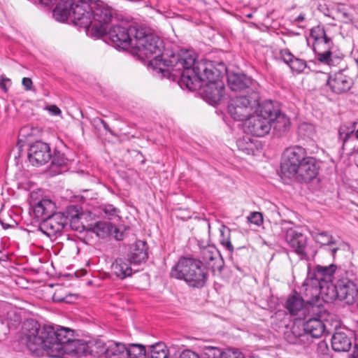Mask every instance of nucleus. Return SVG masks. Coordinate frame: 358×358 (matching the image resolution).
Masks as SVG:
<instances>
[{"instance_id":"1","label":"nucleus","mask_w":358,"mask_h":358,"mask_svg":"<svg viewBox=\"0 0 358 358\" xmlns=\"http://www.w3.org/2000/svg\"><path fill=\"white\" fill-rule=\"evenodd\" d=\"M22 341L34 355L40 356L43 350L52 357H60L64 354L77 356H106V348L101 341H84L74 338L73 331L65 327H55L40 324L34 321L24 324Z\"/></svg>"},{"instance_id":"2","label":"nucleus","mask_w":358,"mask_h":358,"mask_svg":"<svg viewBox=\"0 0 358 358\" xmlns=\"http://www.w3.org/2000/svg\"><path fill=\"white\" fill-rule=\"evenodd\" d=\"M172 65L177 71L180 77V85L194 91L200 89L203 96L210 103H218L224 94V86L220 80L222 70L225 68L220 64L222 69L215 67L213 63L207 60L196 62L192 52H183L179 56H173L171 60Z\"/></svg>"},{"instance_id":"3","label":"nucleus","mask_w":358,"mask_h":358,"mask_svg":"<svg viewBox=\"0 0 358 358\" xmlns=\"http://www.w3.org/2000/svg\"><path fill=\"white\" fill-rule=\"evenodd\" d=\"M224 260L218 250L213 245H200L199 259L182 257L171 271V277L184 280L190 287H203L208 280L210 270L213 274L220 273Z\"/></svg>"},{"instance_id":"4","label":"nucleus","mask_w":358,"mask_h":358,"mask_svg":"<svg viewBox=\"0 0 358 358\" xmlns=\"http://www.w3.org/2000/svg\"><path fill=\"white\" fill-rule=\"evenodd\" d=\"M131 31V33L136 34L131 48L139 57L148 59L154 56L150 64L155 67L159 68L164 76L171 74L170 69L179 73V71H177L175 66L171 65L173 64L171 62L172 57L179 56L183 52H190L189 50H182L178 54L171 53L168 57H165V54L161 55L162 41L159 37L151 33H147L144 28L132 29Z\"/></svg>"},{"instance_id":"5","label":"nucleus","mask_w":358,"mask_h":358,"mask_svg":"<svg viewBox=\"0 0 358 358\" xmlns=\"http://www.w3.org/2000/svg\"><path fill=\"white\" fill-rule=\"evenodd\" d=\"M52 15L59 22H64L71 17L75 25L89 31L92 24V7L84 1L62 0L56 6Z\"/></svg>"},{"instance_id":"6","label":"nucleus","mask_w":358,"mask_h":358,"mask_svg":"<svg viewBox=\"0 0 358 358\" xmlns=\"http://www.w3.org/2000/svg\"><path fill=\"white\" fill-rule=\"evenodd\" d=\"M310 37L314 40V51L317 59L329 66H335L340 63L344 55L336 50L332 40L326 34L324 28L317 26L310 30Z\"/></svg>"},{"instance_id":"7","label":"nucleus","mask_w":358,"mask_h":358,"mask_svg":"<svg viewBox=\"0 0 358 358\" xmlns=\"http://www.w3.org/2000/svg\"><path fill=\"white\" fill-rule=\"evenodd\" d=\"M271 105L268 100L262 101L255 108V115H251L245 123L244 129L246 133L257 137H263L271 129Z\"/></svg>"},{"instance_id":"8","label":"nucleus","mask_w":358,"mask_h":358,"mask_svg":"<svg viewBox=\"0 0 358 358\" xmlns=\"http://www.w3.org/2000/svg\"><path fill=\"white\" fill-rule=\"evenodd\" d=\"M259 99V92L255 91L250 95L237 96L230 101L228 113L236 121H246L261 103Z\"/></svg>"},{"instance_id":"9","label":"nucleus","mask_w":358,"mask_h":358,"mask_svg":"<svg viewBox=\"0 0 358 358\" xmlns=\"http://www.w3.org/2000/svg\"><path fill=\"white\" fill-rule=\"evenodd\" d=\"M286 308L291 315H296V320H306L309 314L321 315L325 312L324 306L320 304H308L295 292L286 301Z\"/></svg>"},{"instance_id":"10","label":"nucleus","mask_w":358,"mask_h":358,"mask_svg":"<svg viewBox=\"0 0 358 358\" xmlns=\"http://www.w3.org/2000/svg\"><path fill=\"white\" fill-rule=\"evenodd\" d=\"M113 14V9L103 3L92 8L90 28L93 36L98 38L106 34Z\"/></svg>"},{"instance_id":"11","label":"nucleus","mask_w":358,"mask_h":358,"mask_svg":"<svg viewBox=\"0 0 358 358\" xmlns=\"http://www.w3.org/2000/svg\"><path fill=\"white\" fill-rule=\"evenodd\" d=\"M306 150L299 145L291 146L284 150L280 163L282 177L292 178L296 175V162L306 156Z\"/></svg>"},{"instance_id":"12","label":"nucleus","mask_w":358,"mask_h":358,"mask_svg":"<svg viewBox=\"0 0 358 358\" xmlns=\"http://www.w3.org/2000/svg\"><path fill=\"white\" fill-rule=\"evenodd\" d=\"M327 85L332 92L341 94L348 92L353 85V79L348 66L341 69L331 76H327Z\"/></svg>"},{"instance_id":"13","label":"nucleus","mask_w":358,"mask_h":358,"mask_svg":"<svg viewBox=\"0 0 358 358\" xmlns=\"http://www.w3.org/2000/svg\"><path fill=\"white\" fill-rule=\"evenodd\" d=\"M132 29L138 28L133 26L125 27L121 25H115L110 29H108L106 34H108L114 46L126 49L129 47L131 48L134 39L135 38L136 34L131 33Z\"/></svg>"},{"instance_id":"14","label":"nucleus","mask_w":358,"mask_h":358,"mask_svg":"<svg viewBox=\"0 0 358 358\" xmlns=\"http://www.w3.org/2000/svg\"><path fill=\"white\" fill-rule=\"evenodd\" d=\"M68 216L64 213L56 212L44 218L39 224V230L49 237L60 234L68 222Z\"/></svg>"},{"instance_id":"15","label":"nucleus","mask_w":358,"mask_h":358,"mask_svg":"<svg viewBox=\"0 0 358 358\" xmlns=\"http://www.w3.org/2000/svg\"><path fill=\"white\" fill-rule=\"evenodd\" d=\"M326 315L327 310H325V312L320 316L310 313L307 315L306 321H301L304 333L308 336V344L313 342V338H318L323 335L325 331V324L323 320Z\"/></svg>"},{"instance_id":"16","label":"nucleus","mask_w":358,"mask_h":358,"mask_svg":"<svg viewBox=\"0 0 358 358\" xmlns=\"http://www.w3.org/2000/svg\"><path fill=\"white\" fill-rule=\"evenodd\" d=\"M228 85L232 91L245 90V95H250L252 92H259V85L250 77L243 73H231L227 77Z\"/></svg>"},{"instance_id":"17","label":"nucleus","mask_w":358,"mask_h":358,"mask_svg":"<svg viewBox=\"0 0 358 358\" xmlns=\"http://www.w3.org/2000/svg\"><path fill=\"white\" fill-rule=\"evenodd\" d=\"M268 103H270L273 108V109H271V117H269L271 126L273 128V131L277 136H282L289 129V118L281 112L278 103L268 100Z\"/></svg>"},{"instance_id":"18","label":"nucleus","mask_w":358,"mask_h":358,"mask_svg":"<svg viewBox=\"0 0 358 358\" xmlns=\"http://www.w3.org/2000/svg\"><path fill=\"white\" fill-rule=\"evenodd\" d=\"M51 150L48 143L36 141L29 147L28 159L34 166L45 164L51 159Z\"/></svg>"},{"instance_id":"19","label":"nucleus","mask_w":358,"mask_h":358,"mask_svg":"<svg viewBox=\"0 0 358 358\" xmlns=\"http://www.w3.org/2000/svg\"><path fill=\"white\" fill-rule=\"evenodd\" d=\"M89 231L100 238L113 236L117 241H122L125 236L124 231L108 222L99 221L91 225Z\"/></svg>"},{"instance_id":"20","label":"nucleus","mask_w":358,"mask_h":358,"mask_svg":"<svg viewBox=\"0 0 358 358\" xmlns=\"http://www.w3.org/2000/svg\"><path fill=\"white\" fill-rule=\"evenodd\" d=\"M320 282L308 275L298 294L308 304L322 305L320 299Z\"/></svg>"},{"instance_id":"21","label":"nucleus","mask_w":358,"mask_h":358,"mask_svg":"<svg viewBox=\"0 0 358 358\" xmlns=\"http://www.w3.org/2000/svg\"><path fill=\"white\" fill-rule=\"evenodd\" d=\"M286 242L294 251L301 256L305 257L307 256L306 250L307 248L308 238L299 229L289 228L286 231Z\"/></svg>"},{"instance_id":"22","label":"nucleus","mask_w":358,"mask_h":358,"mask_svg":"<svg viewBox=\"0 0 358 358\" xmlns=\"http://www.w3.org/2000/svg\"><path fill=\"white\" fill-rule=\"evenodd\" d=\"M336 285L338 299L348 304L353 303L358 295V287L354 279L343 277L337 281Z\"/></svg>"},{"instance_id":"23","label":"nucleus","mask_w":358,"mask_h":358,"mask_svg":"<svg viewBox=\"0 0 358 358\" xmlns=\"http://www.w3.org/2000/svg\"><path fill=\"white\" fill-rule=\"evenodd\" d=\"M318 170L319 166L316 159L310 156L303 162L301 168L297 171V174L294 175L292 179L300 182H310L317 176Z\"/></svg>"},{"instance_id":"24","label":"nucleus","mask_w":358,"mask_h":358,"mask_svg":"<svg viewBox=\"0 0 358 358\" xmlns=\"http://www.w3.org/2000/svg\"><path fill=\"white\" fill-rule=\"evenodd\" d=\"M148 246L146 242L136 241L131 244L127 254V260L130 264L139 265L148 258Z\"/></svg>"},{"instance_id":"25","label":"nucleus","mask_w":358,"mask_h":358,"mask_svg":"<svg viewBox=\"0 0 358 358\" xmlns=\"http://www.w3.org/2000/svg\"><path fill=\"white\" fill-rule=\"evenodd\" d=\"M303 330L301 320H296L293 325L284 332V338L290 344L308 345V336Z\"/></svg>"},{"instance_id":"26","label":"nucleus","mask_w":358,"mask_h":358,"mask_svg":"<svg viewBox=\"0 0 358 358\" xmlns=\"http://www.w3.org/2000/svg\"><path fill=\"white\" fill-rule=\"evenodd\" d=\"M336 268L337 266L334 264H331L329 266L317 265L315 271L313 272H308V275L319 281L321 284L330 283Z\"/></svg>"},{"instance_id":"27","label":"nucleus","mask_w":358,"mask_h":358,"mask_svg":"<svg viewBox=\"0 0 358 358\" xmlns=\"http://www.w3.org/2000/svg\"><path fill=\"white\" fill-rule=\"evenodd\" d=\"M331 341L332 349L336 352H347L352 346V337L345 331L337 330Z\"/></svg>"},{"instance_id":"28","label":"nucleus","mask_w":358,"mask_h":358,"mask_svg":"<svg viewBox=\"0 0 358 358\" xmlns=\"http://www.w3.org/2000/svg\"><path fill=\"white\" fill-rule=\"evenodd\" d=\"M280 55L283 62L289 65L292 71L300 73L307 67L305 60L296 57L287 48L281 50Z\"/></svg>"},{"instance_id":"29","label":"nucleus","mask_w":358,"mask_h":358,"mask_svg":"<svg viewBox=\"0 0 358 358\" xmlns=\"http://www.w3.org/2000/svg\"><path fill=\"white\" fill-rule=\"evenodd\" d=\"M56 205L50 199H43L33 207L34 216L42 220L56 213Z\"/></svg>"},{"instance_id":"30","label":"nucleus","mask_w":358,"mask_h":358,"mask_svg":"<svg viewBox=\"0 0 358 358\" xmlns=\"http://www.w3.org/2000/svg\"><path fill=\"white\" fill-rule=\"evenodd\" d=\"M125 259H116L111 266L112 272L120 279L123 280L132 274V269Z\"/></svg>"},{"instance_id":"31","label":"nucleus","mask_w":358,"mask_h":358,"mask_svg":"<svg viewBox=\"0 0 358 358\" xmlns=\"http://www.w3.org/2000/svg\"><path fill=\"white\" fill-rule=\"evenodd\" d=\"M106 358H128L127 347L120 343H113L106 348Z\"/></svg>"},{"instance_id":"32","label":"nucleus","mask_w":358,"mask_h":358,"mask_svg":"<svg viewBox=\"0 0 358 358\" xmlns=\"http://www.w3.org/2000/svg\"><path fill=\"white\" fill-rule=\"evenodd\" d=\"M51 159L50 169L52 171L59 173L63 171V169H67L68 159L61 152L55 150Z\"/></svg>"},{"instance_id":"33","label":"nucleus","mask_w":358,"mask_h":358,"mask_svg":"<svg viewBox=\"0 0 358 358\" xmlns=\"http://www.w3.org/2000/svg\"><path fill=\"white\" fill-rule=\"evenodd\" d=\"M320 291L323 301L330 302L338 299L337 285L330 283L321 284L320 282Z\"/></svg>"},{"instance_id":"34","label":"nucleus","mask_w":358,"mask_h":358,"mask_svg":"<svg viewBox=\"0 0 358 358\" xmlns=\"http://www.w3.org/2000/svg\"><path fill=\"white\" fill-rule=\"evenodd\" d=\"M313 239L320 247L333 246L336 245V241L334 237L327 231L315 229L311 232Z\"/></svg>"},{"instance_id":"35","label":"nucleus","mask_w":358,"mask_h":358,"mask_svg":"<svg viewBox=\"0 0 358 358\" xmlns=\"http://www.w3.org/2000/svg\"><path fill=\"white\" fill-rule=\"evenodd\" d=\"M169 350L164 343L159 342L149 346L148 358H168Z\"/></svg>"},{"instance_id":"36","label":"nucleus","mask_w":358,"mask_h":358,"mask_svg":"<svg viewBox=\"0 0 358 358\" xmlns=\"http://www.w3.org/2000/svg\"><path fill=\"white\" fill-rule=\"evenodd\" d=\"M5 320L9 329H16L22 322L21 312L11 308L7 310Z\"/></svg>"},{"instance_id":"37","label":"nucleus","mask_w":358,"mask_h":358,"mask_svg":"<svg viewBox=\"0 0 358 358\" xmlns=\"http://www.w3.org/2000/svg\"><path fill=\"white\" fill-rule=\"evenodd\" d=\"M357 126L356 122H352L350 126L341 125L338 129V139L342 143V146L344 148L348 141L354 135Z\"/></svg>"},{"instance_id":"38","label":"nucleus","mask_w":358,"mask_h":358,"mask_svg":"<svg viewBox=\"0 0 358 358\" xmlns=\"http://www.w3.org/2000/svg\"><path fill=\"white\" fill-rule=\"evenodd\" d=\"M128 358L148 357V350L145 346L140 344H131L127 347Z\"/></svg>"},{"instance_id":"39","label":"nucleus","mask_w":358,"mask_h":358,"mask_svg":"<svg viewBox=\"0 0 358 358\" xmlns=\"http://www.w3.org/2000/svg\"><path fill=\"white\" fill-rule=\"evenodd\" d=\"M236 145L239 150L249 155L253 152L254 143L249 137H243L239 138Z\"/></svg>"},{"instance_id":"40","label":"nucleus","mask_w":358,"mask_h":358,"mask_svg":"<svg viewBox=\"0 0 358 358\" xmlns=\"http://www.w3.org/2000/svg\"><path fill=\"white\" fill-rule=\"evenodd\" d=\"M220 243L230 252L234 250V247L230 240V230L229 229H224L220 230Z\"/></svg>"},{"instance_id":"41","label":"nucleus","mask_w":358,"mask_h":358,"mask_svg":"<svg viewBox=\"0 0 358 358\" xmlns=\"http://www.w3.org/2000/svg\"><path fill=\"white\" fill-rule=\"evenodd\" d=\"M101 210L104 213L105 216L110 220L118 217V209L111 204L103 205L101 207Z\"/></svg>"},{"instance_id":"42","label":"nucleus","mask_w":358,"mask_h":358,"mask_svg":"<svg viewBox=\"0 0 358 358\" xmlns=\"http://www.w3.org/2000/svg\"><path fill=\"white\" fill-rule=\"evenodd\" d=\"M220 358H243V356L237 350L229 349L220 354Z\"/></svg>"},{"instance_id":"43","label":"nucleus","mask_w":358,"mask_h":358,"mask_svg":"<svg viewBox=\"0 0 358 358\" xmlns=\"http://www.w3.org/2000/svg\"><path fill=\"white\" fill-rule=\"evenodd\" d=\"M248 220L250 222L259 226L263 222V216L259 212H252L248 217Z\"/></svg>"},{"instance_id":"44","label":"nucleus","mask_w":358,"mask_h":358,"mask_svg":"<svg viewBox=\"0 0 358 358\" xmlns=\"http://www.w3.org/2000/svg\"><path fill=\"white\" fill-rule=\"evenodd\" d=\"M336 10L340 17H341L344 22L348 23L352 22V18L351 17L350 15L343 8H338Z\"/></svg>"},{"instance_id":"45","label":"nucleus","mask_w":358,"mask_h":358,"mask_svg":"<svg viewBox=\"0 0 358 358\" xmlns=\"http://www.w3.org/2000/svg\"><path fill=\"white\" fill-rule=\"evenodd\" d=\"M179 358H200V357L194 351L185 350L180 353Z\"/></svg>"},{"instance_id":"46","label":"nucleus","mask_w":358,"mask_h":358,"mask_svg":"<svg viewBox=\"0 0 358 358\" xmlns=\"http://www.w3.org/2000/svg\"><path fill=\"white\" fill-rule=\"evenodd\" d=\"M321 248H323L326 252H329L333 258V260L334 261L336 259V253L339 250V248L336 245L333 246H325V247H320Z\"/></svg>"},{"instance_id":"47","label":"nucleus","mask_w":358,"mask_h":358,"mask_svg":"<svg viewBox=\"0 0 358 358\" xmlns=\"http://www.w3.org/2000/svg\"><path fill=\"white\" fill-rule=\"evenodd\" d=\"M52 300L56 302H62V301L69 302V301L68 300L67 296L64 297L60 294V290H57L54 293V294L52 296Z\"/></svg>"},{"instance_id":"48","label":"nucleus","mask_w":358,"mask_h":358,"mask_svg":"<svg viewBox=\"0 0 358 358\" xmlns=\"http://www.w3.org/2000/svg\"><path fill=\"white\" fill-rule=\"evenodd\" d=\"M22 84L26 90H31L32 88L33 83L31 78H24Z\"/></svg>"},{"instance_id":"49","label":"nucleus","mask_w":358,"mask_h":358,"mask_svg":"<svg viewBox=\"0 0 358 358\" xmlns=\"http://www.w3.org/2000/svg\"><path fill=\"white\" fill-rule=\"evenodd\" d=\"M10 83V79L1 76L0 80V87L3 90L4 92H7L8 88L6 87V83Z\"/></svg>"},{"instance_id":"50","label":"nucleus","mask_w":358,"mask_h":358,"mask_svg":"<svg viewBox=\"0 0 358 358\" xmlns=\"http://www.w3.org/2000/svg\"><path fill=\"white\" fill-rule=\"evenodd\" d=\"M49 112L53 115H58L61 114V110L55 105H51L48 107Z\"/></svg>"},{"instance_id":"51","label":"nucleus","mask_w":358,"mask_h":358,"mask_svg":"<svg viewBox=\"0 0 358 358\" xmlns=\"http://www.w3.org/2000/svg\"><path fill=\"white\" fill-rule=\"evenodd\" d=\"M310 156L308 155L307 151L306 152V156H303L302 159H298V162H296V168L295 169L296 174H297V171L301 168L302 164H303V162L306 160L307 158H309Z\"/></svg>"},{"instance_id":"52","label":"nucleus","mask_w":358,"mask_h":358,"mask_svg":"<svg viewBox=\"0 0 358 358\" xmlns=\"http://www.w3.org/2000/svg\"><path fill=\"white\" fill-rule=\"evenodd\" d=\"M38 1L45 6H50L53 5L56 0H38Z\"/></svg>"},{"instance_id":"53","label":"nucleus","mask_w":358,"mask_h":358,"mask_svg":"<svg viewBox=\"0 0 358 358\" xmlns=\"http://www.w3.org/2000/svg\"><path fill=\"white\" fill-rule=\"evenodd\" d=\"M350 358H358V345H355L353 352L350 355Z\"/></svg>"},{"instance_id":"54","label":"nucleus","mask_w":358,"mask_h":358,"mask_svg":"<svg viewBox=\"0 0 358 358\" xmlns=\"http://www.w3.org/2000/svg\"><path fill=\"white\" fill-rule=\"evenodd\" d=\"M99 121H100L101 124L103 125L105 130L109 131L110 133H112V130L110 129L109 125L107 124V122L106 121H104L103 120H101V119H100Z\"/></svg>"},{"instance_id":"55","label":"nucleus","mask_w":358,"mask_h":358,"mask_svg":"<svg viewBox=\"0 0 358 358\" xmlns=\"http://www.w3.org/2000/svg\"><path fill=\"white\" fill-rule=\"evenodd\" d=\"M79 220V216L78 215H76V216H73L71 219V227H73L74 224H76V222L78 221Z\"/></svg>"},{"instance_id":"56","label":"nucleus","mask_w":358,"mask_h":358,"mask_svg":"<svg viewBox=\"0 0 358 358\" xmlns=\"http://www.w3.org/2000/svg\"><path fill=\"white\" fill-rule=\"evenodd\" d=\"M305 20V15L303 14V13H301L296 19H295V22H302L303 21H304Z\"/></svg>"},{"instance_id":"57","label":"nucleus","mask_w":358,"mask_h":358,"mask_svg":"<svg viewBox=\"0 0 358 358\" xmlns=\"http://www.w3.org/2000/svg\"><path fill=\"white\" fill-rule=\"evenodd\" d=\"M252 15H252V13H249V14L246 15V17H247L248 18H252Z\"/></svg>"},{"instance_id":"58","label":"nucleus","mask_w":358,"mask_h":358,"mask_svg":"<svg viewBox=\"0 0 358 358\" xmlns=\"http://www.w3.org/2000/svg\"><path fill=\"white\" fill-rule=\"evenodd\" d=\"M250 358H260V357L258 356L252 355V356H250Z\"/></svg>"},{"instance_id":"59","label":"nucleus","mask_w":358,"mask_h":358,"mask_svg":"<svg viewBox=\"0 0 358 358\" xmlns=\"http://www.w3.org/2000/svg\"><path fill=\"white\" fill-rule=\"evenodd\" d=\"M356 137L358 138V129H357V131L356 132Z\"/></svg>"},{"instance_id":"60","label":"nucleus","mask_w":358,"mask_h":358,"mask_svg":"<svg viewBox=\"0 0 358 358\" xmlns=\"http://www.w3.org/2000/svg\"><path fill=\"white\" fill-rule=\"evenodd\" d=\"M213 358H215V357H213Z\"/></svg>"}]
</instances>
